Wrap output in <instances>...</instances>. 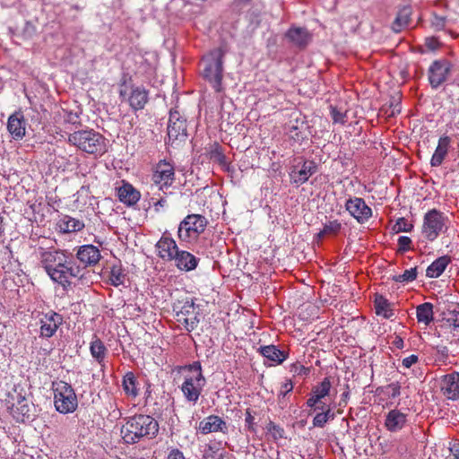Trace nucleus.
Segmentation results:
<instances>
[{
    "label": "nucleus",
    "instance_id": "nucleus-60",
    "mask_svg": "<svg viewBox=\"0 0 459 459\" xmlns=\"http://www.w3.org/2000/svg\"><path fill=\"white\" fill-rule=\"evenodd\" d=\"M392 345L397 349H403L404 346V342L402 337L395 335L392 341Z\"/></svg>",
    "mask_w": 459,
    "mask_h": 459
},
{
    "label": "nucleus",
    "instance_id": "nucleus-13",
    "mask_svg": "<svg viewBox=\"0 0 459 459\" xmlns=\"http://www.w3.org/2000/svg\"><path fill=\"white\" fill-rule=\"evenodd\" d=\"M39 324L40 336L49 338L56 333L58 327L63 324V316L53 310H49L41 314Z\"/></svg>",
    "mask_w": 459,
    "mask_h": 459
},
{
    "label": "nucleus",
    "instance_id": "nucleus-64",
    "mask_svg": "<svg viewBox=\"0 0 459 459\" xmlns=\"http://www.w3.org/2000/svg\"><path fill=\"white\" fill-rule=\"evenodd\" d=\"M400 112H401V107H400L399 104H396L394 107V108H393V110H392V112H391V114L389 116H394L395 113H400Z\"/></svg>",
    "mask_w": 459,
    "mask_h": 459
},
{
    "label": "nucleus",
    "instance_id": "nucleus-48",
    "mask_svg": "<svg viewBox=\"0 0 459 459\" xmlns=\"http://www.w3.org/2000/svg\"><path fill=\"white\" fill-rule=\"evenodd\" d=\"M446 321L454 329H459V310H448L446 314Z\"/></svg>",
    "mask_w": 459,
    "mask_h": 459
},
{
    "label": "nucleus",
    "instance_id": "nucleus-17",
    "mask_svg": "<svg viewBox=\"0 0 459 459\" xmlns=\"http://www.w3.org/2000/svg\"><path fill=\"white\" fill-rule=\"evenodd\" d=\"M442 394L450 400L459 399V373L452 372L444 375L439 380Z\"/></svg>",
    "mask_w": 459,
    "mask_h": 459
},
{
    "label": "nucleus",
    "instance_id": "nucleus-34",
    "mask_svg": "<svg viewBox=\"0 0 459 459\" xmlns=\"http://www.w3.org/2000/svg\"><path fill=\"white\" fill-rule=\"evenodd\" d=\"M128 101L134 110L143 109L148 101V92L143 88L136 87L132 90Z\"/></svg>",
    "mask_w": 459,
    "mask_h": 459
},
{
    "label": "nucleus",
    "instance_id": "nucleus-32",
    "mask_svg": "<svg viewBox=\"0 0 459 459\" xmlns=\"http://www.w3.org/2000/svg\"><path fill=\"white\" fill-rule=\"evenodd\" d=\"M221 442L209 443L205 445L202 459H226L230 454L221 448Z\"/></svg>",
    "mask_w": 459,
    "mask_h": 459
},
{
    "label": "nucleus",
    "instance_id": "nucleus-2",
    "mask_svg": "<svg viewBox=\"0 0 459 459\" xmlns=\"http://www.w3.org/2000/svg\"><path fill=\"white\" fill-rule=\"evenodd\" d=\"M227 50L223 47L216 48L204 55L200 63L203 78L207 81L218 93L223 91V59Z\"/></svg>",
    "mask_w": 459,
    "mask_h": 459
},
{
    "label": "nucleus",
    "instance_id": "nucleus-54",
    "mask_svg": "<svg viewBox=\"0 0 459 459\" xmlns=\"http://www.w3.org/2000/svg\"><path fill=\"white\" fill-rule=\"evenodd\" d=\"M419 360V358L417 355H411L409 357H406L403 359V366L406 368H410L413 364L417 363Z\"/></svg>",
    "mask_w": 459,
    "mask_h": 459
},
{
    "label": "nucleus",
    "instance_id": "nucleus-29",
    "mask_svg": "<svg viewBox=\"0 0 459 459\" xmlns=\"http://www.w3.org/2000/svg\"><path fill=\"white\" fill-rule=\"evenodd\" d=\"M90 351L92 358L100 364L102 368L105 367V359L108 354V349L104 342L96 335H94L90 344Z\"/></svg>",
    "mask_w": 459,
    "mask_h": 459
},
{
    "label": "nucleus",
    "instance_id": "nucleus-38",
    "mask_svg": "<svg viewBox=\"0 0 459 459\" xmlns=\"http://www.w3.org/2000/svg\"><path fill=\"white\" fill-rule=\"evenodd\" d=\"M126 279V273L120 264L112 265L109 273L110 284L118 287L124 285Z\"/></svg>",
    "mask_w": 459,
    "mask_h": 459
},
{
    "label": "nucleus",
    "instance_id": "nucleus-33",
    "mask_svg": "<svg viewBox=\"0 0 459 459\" xmlns=\"http://www.w3.org/2000/svg\"><path fill=\"white\" fill-rule=\"evenodd\" d=\"M451 257L448 255H443L436 259L426 270V275L429 278L439 277L446 266L450 264Z\"/></svg>",
    "mask_w": 459,
    "mask_h": 459
},
{
    "label": "nucleus",
    "instance_id": "nucleus-36",
    "mask_svg": "<svg viewBox=\"0 0 459 459\" xmlns=\"http://www.w3.org/2000/svg\"><path fill=\"white\" fill-rule=\"evenodd\" d=\"M411 13L412 11L410 6H403L402 9H400L393 23V30L398 32L408 26L411 22Z\"/></svg>",
    "mask_w": 459,
    "mask_h": 459
},
{
    "label": "nucleus",
    "instance_id": "nucleus-30",
    "mask_svg": "<svg viewBox=\"0 0 459 459\" xmlns=\"http://www.w3.org/2000/svg\"><path fill=\"white\" fill-rule=\"evenodd\" d=\"M258 352L268 360L276 364H281L287 359V354L279 350L275 345L260 346Z\"/></svg>",
    "mask_w": 459,
    "mask_h": 459
},
{
    "label": "nucleus",
    "instance_id": "nucleus-47",
    "mask_svg": "<svg viewBox=\"0 0 459 459\" xmlns=\"http://www.w3.org/2000/svg\"><path fill=\"white\" fill-rule=\"evenodd\" d=\"M178 321H183L184 327L187 332H192L193 330H195L199 323V319L197 318L196 316H192L190 317H188L187 316L183 318H178Z\"/></svg>",
    "mask_w": 459,
    "mask_h": 459
},
{
    "label": "nucleus",
    "instance_id": "nucleus-18",
    "mask_svg": "<svg viewBox=\"0 0 459 459\" xmlns=\"http://www.w3.org/2000/svg\"><path fill=\"white\" fill-rule=\"evenodd\" d=\"M65 252L60 249L39 248L40 263L48 274L54 271L61 261H65Z\"/></svg>",
    "mask_w": 459,
    "mask_h": 459
},
{
    "label": "nucleus",
    "instance_id": "nucleus-8",
    "mask_svg": "<svg viewBox=\"0 0 459 459\" xmlns=\"http://www.w3.org/2000/svg\"><path fill=\"white\" fill-rule=\"evenodd\" d=\"M80 273V267L65 255V261H61V264L48 275L53 281L60 284L65 290H68L72 286L71 279L79 277Z\"/></svg>",
    "mask_w": 459,
    "mask_h": 459
},
{
    "label": "nucleus",
    "instance_id": "nucleus-51",
    "mask_svg": "<svg viewBox=\"0 0 459 459\" xmlns=\"http://www.w3.org/2000/svg\"><path fill=\"white\" fill-rule=\"evenodd\" d=\"M401 385L398 382L391 383L386 386V393L391 398H395L401 394Z\"/></svg>",
    "mask_w": 459,
    "mask_h": 459
},
{
    "label": "nucleus",
    "instance_id": "nucleus-44",
    "mask_svg": "<svg viewBox=\"0 0 459 459\" xmlns=\"http://www.w3.org/2000/svg\"><path fill=\"white\" fill-rule=\"evenodd\" d=\"M417 277V267L405 270L403 273L394 276V280L397 282L412 281Z\"/></svg>",
    "mask_w": 459,
    "mask_h": 459
},
{
    "label": "nucleus",
    "instance_id": "nucleus-23",
    "mask_svg": "<svg viewBox=\"0 0 459 459\" xmlns=\"http://www.w3.org/2000/svg\"><path fill=\"white\" fill-rule=\"evenodd\" d=\"M306 129L307 126L305 121L298 117L290 119L285 126L286 134L289 135L290 139L294 142H300L306 137Z\"/></svg>",
    "mask_w": 459,
    "mask_h": 459
},
{
    "label": "nucleus",
    "instance_id": "nucleus-21",
    "mask_svg": "<svg viewBox=\"0 0 459 459\" xmlns=\"http://www.w3.org/2000/svg\"><path fill=\"white\" fill-rule=\"evenodd\" d=\"M76 257L87 267L96 265L100 262L101 255L97 247L93 245H83L78 248Z\"/></svg>",
    "mask_w": 459,
    "mask_h": 459
},
{
    "label": "nucleus",
    "instance_id": "nucleus-37",
    "mask_svg": "<svg viewBox=\"0 0 459 459\" xmlns=\"http://www.w3.org/2000/svg\"><path fill=\"white\" fill-rule=\"evenodd\" d=\"M173 310L177 313L178 318L193 315L195 312V305L192 299H186L185 301H178L173 305Z\"/></svg>",
    "mask_w": 459,
    "mask_h": 459
},
{
    "label": "nucleus",
    "instance_id": "nucleus-1",
    "mask_svg": "<svg viewBox=\"0 0 459 459\" xmlns=\"http://www.w3.org/2000/svg\"><path fill=\"white\" fill-rule=\"evenodd\" d=\"M121 436L126 444L134 445L142 439H152L159 432L158 421L150 415L136 414L125 419Z\"/></svg>",
    "mask_w": 459,
    "mask_h": 459
},
{
    "label": "nucleus",
    "instance_id": "nucleus-63",
    "mask_svg": "<svg viewBox=\"0 0 459 459\" xmlns=\"http://www.w3.org/2000/svg\"><path fill=\"white\" fill-rule=\"evenodd\" d=\"M326 408H330V405H326L325 403H323L321 401V403L316 404V408L314 410L315 411L319 410L321 411H325L326 410Z\"/></svg>",
    "mask_w": 459,
    "mask_h": 459
},
{
    "label": "nucleus",
    "instance_id": "nucleus-42",
    "mask_svg": "<svg viewBox=\"0 0 459 459\" xmlns=\"http://www.w3.org/2000/svg\"><path fill=\"white\" fill-rule=\"evenodd\" d=\"M334 419V413L331 408H326L325 411L318 412L313 419V426L317 428H324L325 424Z\"/></svg>",
    "mask_w": 459,
    "mask_h": 459
},
{
    "label": "nucleus",
    "instance_id": "nucleus-31",
    "mask_svg": "<svg viewBox=\"0 0 459 459\" xmlns=\"http://www.w3.org/2000/svg\"><path fill=\"white\" fill-rule=\"evenodd\" d=\"M140 196V192L130 184H124L118 188L119 200L127 205L135 204L139 201Z\"/></svg>",
    "mask_w": 459,
    "mask_h": 459
},
{
    "label": "nucleus",
    "instance_id": "nucleus-6",
    "mask_svg": "<svg viewBox=\"0 0 459 459\" xmlns=\"http://www.w3.org/2000/svg\"><path fill=\"white\" fill-rule=\"evenodd\" d=\"M54 404L60 413L74 412L78 406L75 392L71 385L65 381L53 382Z\"/></svg>",
    "mask_w": 459,
    "mask_h": 459
},
{
    "label": "nucleus",
    "instance_id": "nucleus-61",
    "mask_svg": "<svg viewBox=\"0 0 459 459\" xmlns=\"http://www.w3.org/2000/svg\"><path fill=\"white\" fill-rule=\"evenodd\" d=\"M167 204V201L165 198H160L156 202H154V207L156 211H159V207H164Z\"/></svg>",
    "mask_w": 459,
    "mask_h": 459
},
{
    "label": "nucleus",
    "instance_id": "nucleus-22",
    "mask_svg": "<svg viewBox=\"0 0 459 459\" xmlns=\"http://www.w3.org/2000/svg\"><path fill=\"white\" fill-rule=\"evenodd\" d=\"M173 261L178 270L190 272L197 267L200 259L188 251L179 250Z\"/></svg>",
    "mask_w": 459,
    "mask_h": 459
},
{
    "label": "nucleus",
    "instance_id": "nucleus-15",
    "mask_svg": "<svg viewBox=\"0 0 459 459\" xmlns=\"http://www.w3.org/2000/svg\"><path fill=\"white\" fill-rule=\"evenodd\" d=\"M152 180L160 188L171 186L175 180L174 166L166 160H160L155 167Z\"/></svg>",
    "mask_w": 459,
    "mask_h": 459
},
{
    "label": "nucleus",
    "instance_id": "nucleus-50",
    "mask_svg": "<svg viewBox=\"0 0 459 459\" xmlns=\"http://www.w3.org/2000/svg\"><path fill=\"white\" fill-rule=\"evenodd\" d=\"M211 159L218 161L220 164L226 163V157L221 152V147L220 145H216L215 149L211 152Z\"/></svg>",
    "mask_w": 459,
    "mask_h": 459
},
{
    "label": "nucleus",
    "instance_id": "nucleus-49",
    "mask_svg": "<svg viewBox=\"0 0 459 459\" xmlns=\"http://www.w3.org/2000/svg\"><path fill=\"white\" fill-rule=\"evenodd\" d=\"M398 251L404 253L411 248V239L406 236H401L398 238Z\"/></svg>",
    "mask_w": 459,
    "mask_h": 459
},
{
    "label": "nucleus",
    "instance_id": "nucleus-11",
    "mask_svg": "<svg viewBox=\"0 0 459 459\" xmlns=\"http://www.w3.org/2000/svg\"><path fill=\"white\" fill-rule=\"evenodd\" d=\"M345 209L360 224L367 222L372 217V209L361 197H350L347 199Z\"/></svg>",
    "mask_w": 459,
    "mask_h": 459
},
{
    "label": "nucleus",
    "instance_id": "nucleus-45",
    "mask_svg": "<svg viewBox=\"0 0 459 459\" xmlns=\"http://www.w3.org/2000/svg\"><path fill=\"white\" fill-rule=\"evenodd\" d=\"M266 429L269 434L273 437V440H278L284 437V429L279 425L275 424L273 421H269L266 426Z\"/></svg>",
    "mask_w": 459,
    "mask_h": 459
},
{
    "label": "nucleus",
    "instance_id": "nucleus-7",
    "mask_svg": "<svg viewBox=\"0 0 459 459\" xmlns=\"http://www.w3.org/2000/svg\"><path fill=\"white\" fill-rule=\"evenodd\" d=\"M456 67V64L446 57L434 60L428 69V80L431 88L437 89L447 82Z\"/></svg>",
    "mask_w": 459,
    "mask_h": 459
},
{
    "label": "nucleus",
    "instance_id": "nucleus-19",
    "mask_svg": "<svg viewBox=\"0 0 459 459\" xmlns=\"http://www.w3.org/2000/svg\"><path fill=\"white\" fill-rule=\"evenodd\" d=\"M7 129L14 140H22L25 136L26 120L22 111H15L9 117Z\"/></svg>",
    "mask_w": 459,
    "mask_h": 459
},
{
    "label": "nucleus",
    "instance_id": "nucleus-26",
    "mask_svg": "<svg viewBox=\"0 0 459 459\" xmlns=\"http://www.w3.org/2000/svg\"><path fill=\"white\" fill-rule=\"evenodd\" d=\"M12 399V409L18 414V417H22V420H30L32 416L30 404L25 396L18 394L16 397L11 396Z\"/></svg>",
    "mask_w": 459,
    "mask_h": 459
},
{
    "label": "nucleus",
    "instance_id": "nucleus-16",
    "mask_svg": "<svg viewBox=\"0 0 459 459\" xmlns=\"http://www.w3.org/2000/svg\"><path fill=\"white\" fill-rule=\"evenodd\" d=\"M197 430L203 435L214 432L227 434L229 432V425L222 418L212 414L205 417L199 422Z\"/></svg>",
    "mask_w": 459,
    "mask_h": 459
},
{
    "label": "nucleus",
    "instance_id": "nucleus-39",
    "mask_svg": "<svg viewBox=\"0 0 459 459\" xmlns=\"http://www.w3.org/2000/svg\"><path fill=\"white\" fill-rule=\"evenodd\" d=\"M332 383L329 377H326L323 379V381L315 385L312 388L311 393L315 394L320 401L325 396L329 395L331 390Z\"/></svg>",
    "mask_w": 459,
    "mask_h": 459
},
{
    "label": "nucleus",
    "instance_id": "nucleus-20",
    "mask_svg": "<svg viewBox=\"0 0 459 459\" xmlns=\"http://www.w3.org/2000/svg\"><path fill=\"white\" fill-rule=\"evenodd\" d=\"M285 38L295 47L303 49L311 41L312 35L306 28L291 26L285 33Z\"/></svg>",
    "mask_w": 459,
    "mask_h": 459
},
{
    "label": "nucleus",
    "instance_id": "nucleus-40",
    "mask_svg": "<svg viewBox=\"0 0 459 459\" xmlns=\"http://www.w3.org/2000/svg\"><path fill=\"white\" fill-rule=\"evenodd\" d=\"M342 229V224L337 220L330 221L325 224L324 229L317 234L319 238H323L325 236H335Z\"/></svg>",
    "mask_w": 459,
    "mask_h": 459
},
{
    "label": "nucleus",
    "instance_id": "nucleus-5",
    "mask_svg": "<svg viewBox=\"0 0 459 459\" xmlns=\"http://www.w3.org/2000/svg\"><path fill=\"white\" fill-rule=\"evenodd\" d=\"M208 225L206 217L192 213L186 215L179 223L178 238L180 242L192 244L197 241Z\"/></svg>",
    "mask_w": 459,
    "mask_h": 459
},
{
    "label": "nucleus",
    "instance_id": "nucleus-59",
    "mask_svg": "<svg viewBox=\"0 0 459 459\" xmlns=\"http://www.w3.org/2000/svg\"><path fill=\"white\" fill-rule=\"evenodd\" d=\"M293 389V385L291 381H287L282 384L281 388V394L285 395L286 394L290 393Z\"/></svg>",
    "mask_w": 459,
    "mask_h": 459
},
{
    "label": "nucleus",
    "instance_id": "nucleus-24",
    "mask_svg": "<svg viewBox=\"0 0 459 459\" xmlns=\"http://www.w3.org/2000/svg\"><path fill=\"white\" fill-rule=\"evenodd\" d=\"M140 384L135 375L129 371L123 377L122 387L126 397L134 401L140 394Z\"/></svg>",
    "mask_w": 459,
    "mask_h": 459
},
{
    "label": "nucleus",
    "instance_id": "nucleus-58",
    "mask_svg": "<svg viewBox=\"0 0 459 459\" xmlns=\"http://www.w3.org/2000/svg\"><path fill=\"white\" fill-rule=\"evenodd\" d=\"M168 459H186L184 454L178 448L172 449L169 455Z\"/></svg>",
    "mask_w": 459,
    "mask_h": 459
},
{
    "label": "nucleus",
    "instance_id": "nucleus-27",
    "mask_svg": "<svg viewBox=\"0 0 459 459\" xmlns=\"http://www.w3.org/2000/svg\"><path fill=\"white\" fill-rule=\"evenodd\" d=\"M451 138L449 136L444 135L439 138L437 146L430 160L432 167H438L443 163L448 153Z\"/></svg>",
    "mask_w": 459,
    "mask_h": 459
},
{
    "label": "nucleus",
    "instance_id": "nucleus-43",
    "mask_svg": "<svg viewBox=\"0 0 459 459\" xmlns=\"http://www.w3.org/2000/svg\"><path fill=\"white\" fill-rule=\"evenodd\" d=\"M413 228V225L405 218L401 217L397 219L394 225L393 230L396 233L399 232H410Z\"/></svg>",
    "mask_w": 459,
    "mask_h": 459
},
{
    "label": "nucleus",
    "instance_id": "nucleus-46",
    "mask_svg": "<svg viewBox=\"0 0 459 459\" xmlns=\"http://www.w3.org/2000/svg\"><path fill=\"white\" fill-rule=\"evenodd\" d=\"M245 427L247 431L256 433V423L250 409H247L245 412Z\"/></svg>",
    "mask_w": 459,
    "mask_h": 459
},
{
    "label": "nucleus",
    "instance_id": "nucleus-41",
    "mask_svg": "<svg viewBox=\"0 0 459 459\" xmlns=\"http://www.w3.org/2000/svg\"><path fill=\"white\" fill-rule=\"evenodd\" d=\"M389 307V302L383 296L376 297L375 308L377 315H383L385 318H389L393 315Z\"/></svg>",
    "mask_w": 459,
    "mask_h": 459
},
{
    "label": "nucleus",
    "instance_id": "nucleus-28",
    "mask_svg": "<svg viewBox=\"0 0 459 459\" xmlns=\"http://www.w3.org/2000/svg\"><path fill=\"white\" fill-rule=\"evenodd\" d=\"M406 421V414L398 410H392L386 415L385 426L389 431L396 432L403 428Z\"/></svg>",
    "mask_w": 459,
    "mask_h": 459
},
{
    "label": "nucleus",
    "instance_id": "nucleus-10",
    "mask_svg": "<svg viewBox=\"0 0 459 459\" xmlns=\"http://www.w3.org/2000/svg\"><path fill=\"white\" fill-rule=\"evenodd\" d=\"M316 171L317 165L314 160H307L301 157L296 158L290 170V182L299 186L306 183Z\"/></svg>",
    "mask_w": 459,
    "mask_h": 459
},
{
    "label": "nucleus",
    "instance_id": "nucleus-57",
    "mask_svg": "<svg viewBox=\"0 0 459 459\" xmlns=\"http://www.w3.org/2000/svg\"><path fill=\"white\" fill-rule=\"evenodd\" d=\"M426 46L431 49V50H435V49H437L440 46V43L439 41L435 39V38H429V39H426Z\"/></svg>",
    "mask_w": 459,
    "mask_h": 459
},
{
    "label": "nucleus",
    "instance_id": "nucleus-52",
    "mask_svg": "<svg viewBox=\"0 0 459 459\" xmlns=\"http://www.w3.org/2000/svg\"><path fill=\"white\" fill-rule=\"evenodd\" d=\"M291 371L297 376L307 377L309 374L310 369L309 368L298 363L292 365Z\"/></svg>",
    "mask_w": 459,
    "mask_h": 459
},
{
    "label": "nucleus",
    "instance_id": "nucleus-35",
    "mask_svg": "<svg viewBox=\"0 0 459 459\" xmlns=\"http://www.w3.org/2000/svg\"><path fill=\"white\" fill-rule=\"evenodd\" d=\"M416 316L419 323L429 325L434 320L433 305L425 302L416 307Z\"/></svg>",
    "mask_w": 459,
    "mask_h": 459
},
{
    "label": "nucleus",
    "instance_id": "nucleus-12",
    "mask_svg": "<svg viewBox=\"0 0 459 459\" xmlns=\"http://www.w3.org/2000/svg\"><path fill=\"white\" fill-rule=\"evenodd\" d=\"M168 136L170 142L183 141L186 137V121L178 111L171 110L168 125Z\"/></svg>",
    "mask_w": 459,
    "mask_h": 459
},
{
    "label": "nucleus",
    "instance_id": "nucleus-4",
    "mask_svg": "<svg viewBox=\"0 0 459 459\" xmlns=\"http://www.w3.org/2000/svg\"><path fill=\"white\" fill-rule=\"evenodd\" d=\"M184 381L181 385V391L186 400L193 404H195L206 383L203 375L202 366L199 361L184 367Z\"/></svg>",
    "mask_w": 459,
    "mask_h": 459
},
{
    "label": "nucleus",
    "instance_id": "nucleus-9",
    "mask_svg": "<svg viewBox=\"0 0 459 459\" xmlns=\"http://www.w3.org/2000/svg\"><path fill=\"white\" fill-rule=\"evenodd\" d=\"M447 218L439 211L432 209L424 216L423 233L429 241L435 240L445 231Z\"/></svg>",
    "mask_w": 459,
    "mask_h": 459
},
{
    "label": "nucleus",
    "instance_id": "nucleus-53",
    "mask_svg": "<svg viewBox=\"0 0 459 459\" xmlns=\"http://www.w3.org/2000/svg\"><path fill=\"white\" fill-rule=\"evenodd\" d=\"M432 25L437 30H443L446 26V18L436 15L432 20Z\"/></svg>",
    "mask_w": 459,
    "mask_h": 459
},
{
    "label": "nucleus",
    "instance_id": "nucleus-55",
    "mask_svg": "<svg viewBox=\"0 0 459 459\" xmlns=\"http://www.w3.org/2000/svg\"><path fill=\"white\" fill-rule=\"evenodd\" d=\"M332 115H333V119L335 123H341V124L345 123L344 114L342 112L337 110L335 108H333L332 109Z\"/></svg>",
    "mask_w": 459,
    "mask_h": 459
},
{
    "label": "nucleus",
    "instance_id": "nucleus-14",
    "mask_svg": "<svg viewBox=\"0 0 459 459\" xmlns=\"http://www.w3.org/2000/svg\"><path fill=\"white\" fill-rule=\"evenodd\" d=\"M157 255L164 261L171 262L176 257L179 248L175 239L166 231L156 244Z\"/></svg>",
    "mask_w": 459,
    "mask_h": 459
},
{
    "label": "nucleus",
    "instance_id": "nucleus-25",
    "mask_svg": "<svg viewBox=\"0 0 459 459\" xmlns=\"http://www.w3.org/2000/svg\"><path fill=\"white\" fill-rule=\"evenodd\" d=\"M56 228L62 233H73L81 231L84 228V223L69 215H62L56 222Z\"/></svg>",
    "mask_w": 459,
    "mask_h": 459
},
{
    "label": "nucleus",
    "instance_id": "nucleus-3",
    "mask_svg": "<svg viewBox=\"0 0 459 459\" xmlns=\"http://www.w3.org/2000/svg\"><path fill=\"white\" fill-rule=\"evenodd\" d=\"M68 142L79 150L95 156L107 152L105 137L93 129L79 130L69 134Z\"/></svg>",
    "mask_w": 459,
    "mask_h": 459
},
{
    "label": "nucleus",
    "instance_id": "nucleus-56",
    "mask_svg": "<svg viewBox=\"0 0 459 459\" xmlns=\"http://www.w3.org/2000/svg\"><path fill=\"white\" fill-rule=\"evenodd\" d=\"M307 406L311 408V409H315L316 404H319L321 403V401L315 395L311 393L310 394V397L307 400Z\"/></svg>",
    "mask_w": 459,
    "mask_h": 459
},
{
    "label": "nucleus",
    "instance_id": "nucleus-62",
    "mask_svg": "<svg viewBox=\"0 0 459 459\" xmlns=\"http://www.w3.org/2000/svg\"><path fill=\"white\" fill-rule=\"evenodd\" d=\"M437 351L439 353H441L444 357L446 358L448 356V349H447V347H446V346H437Z\"/></svg>",
    "mask_w": 459,
    "mask_h": 459
}]
</instances>
